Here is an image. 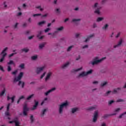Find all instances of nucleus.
I'll return each instance as SVG.
<instances>
[{"mask_svg":"<svg viewBox=\"0 0 126 126\" xmlns=\"http://www.w3.org/2000/svg\"><path fill=\"white\" fill-rule=\"evenodd\" d=\"M23 77V72H21L18 77H15L14 79V82H17V81H19V85L20 86L21 85L22 88H24V86L25 85V83L24 82H22L21 79Z\"/></svg>","mask_w":126,"mask_h":126,"instance_id":"f257e3e1","label":"nucleus"},{"mask_svg":"<svg viewBox=\"0 0 126 126\" xmlns=\"http://www.w3.org/2000/svg\"><path fill=\"white\" fill-rule=\"evenodd\" d=\"M67 106H68V103L67 102V101L63 102V103L61 104L59 107L60 114H62L63 113V108H65L66 107H67Z\"/></svg>","mask_w":126,"mask_h":126,"instance_id":"f03ea898","label":"nucleus"},{"mask_svg":"<svg viewBox=\"0 0 126 126\" xmlns=\"http://www.w3.org/2000/svg\"><path fill=\"white\" fill-rule=\"evenodd\" d=\"M6 51H7V47L5 48L1 53V55H2V56L0 59V63H2L4 61V58H5V56L7 55L6 53H5Z\"/></svg>","mask_w":126,"mask_h":126,"instance_id":"7ed1b4c3","label":"nucleus"},{"mask_svg":"<svg viewBox=\"0 0 126 126\" xmlns=\"http://www.w3.org/2000/svg\"><path fill=\"white\" fill-rule=\"evenodd\" d=\"M106 59V57H104L100 60H98V57H96L94 60V62L92 63V64L93 65H94V64H97V63H101L102 61H104Z\"/></svg>","mask_w":126,"mask_h":126,"instance_id":"20e7f679","label":"nucleus"},{"mask_svg":"<svg viewBox=\"0 0 126 126\" xmlns=\"http://www.w3.org/2000/svg\"><path fill=\"white\" fill-rule=\"evenodd\" d=\"M93 8H96L94 11L95 13H97V14H100V9H101V7L98 6V3H95L94 5L93 6Z\"/></svg>","mask_w":126,"mask_h":126,"instance_id":"39448f33","label":"nucleus"},{"mask_svg":"<svg viewBox=\"0 0 126 126\" xmlns=\"http://www.w3.org/2000/svg\"><path fill=\"white\" fill-rule=\"evenodd\" d=\"M92 73V70H90L87 72H82L80 74H79V77H83L84 76H86V75H88V74H91Z\"/></svg>","mask_w":126,"mask_h":126,"instance_id":"423d86ee","label":"nucleus"},{"mask_svg":"<svg viewBox=\"0 0 126 126\" xmlns=\"http://www.w3.org/2000/svg\"><path fill=\"white\" fill-rule=\"evenodd\" d=\"M38 105H39V102L34 100V105H33V107L32 108L31 110L32 111H34V110H36L37 109V107H38Z\"/></svg>","mask_w":126,"mask_h":126,"instance_id":"0eeeda50","label":"nucleus"},{"mask_svg":"<svg viewBox=\"0 0 126 126\" xmlns=\"http://www.w3.org/2000/svg\"><path fill=\"white\" fill-rule=\"evenodd\" d=\"M98 120V111H95L94 113V117L93 118V122L95 123Z\"/></svg>","mask_w":126,"mask_h":126,"instance_id":"6e6552de","label":"nucleus"},{"mask_svg":"<svg viewBox=\"0 0 126 126\" xmlns=\"http://www.w3.org/2000/svg\"><path fill=\"white\" fill-rule=\"evenodd\" d=\"M9 107H10V103H8L7 106V110L5 112V116H10V114H9Z\"/></svg>","mask_w":126,"mask_h":126,"instance_id":"1a4fd4ad","label":"nucleus"},{"mask_svg":"<svg viewBox=\"0 0 126 126\" xmlns=\"http://www.w3.org/2000/svg\"><path fill=\"white\" fill-rule=\"evenodd\" d=\"M45 68V66H42L41 67H38L36 70V72L37 74H39L41 71H42Z\"/></svg>","mask_w":126,"mask_h":126,"instance_id":"9d476101","label":"nucleus"},{"mask_svg":"<svg viewBox=\"0 0 126 126\" xmlns=\"http://www.w3.org/2000/svg\"><path fill=\"white\" fill-rule=\"evenodd\" d=\"M56 90L55 88H53L52 89L49 90L47 92L45 93V96H48L49 95V93H51V92H53V91H55Z\"/></svg>","mask_w":126,"mask_h":126,"instance_id":"9b49d317","label":"nucleus"},{"mask_svg":"<svg viewBox=\"0 0 126 126\" xmlns=\"http://www.w3.org/2000/svg\"><path fill=\"white\" fill-rule=\"evenodd\" d=\"M122 43H123V40L121 39L119 41L118 43L114 46V48H118V47H120L121 46V45H122Z\"/></svg>","mask_w":126,"mask_h":126,"instance_id":"f8f14e48","label":"nucleus"},{"mask_svg":"<svg viewBox=\"0 0 126 126\" xmlns=\"http://www.w3.org/2000/svg\"><path fill=\"white\" fill-rule=\"evenodd\" d=\"M42 34V31L38 32V34L37 35V38H39L40 40H42L44 38V36H41L40 37V35Z\"/></svg>","mask_w":126,"mask_h":126,"instance_id":"ddd939ff","label":"nucleus"},{"mask_svg":"<svg viewBox=\"0 0 126 126\" xmlns=\"http://www.w3.org/2000/svg\"><path fill=\"white\" fill-rule=\"evenodd\" d=\"M19 121H18V118L17 117L15 118V126H19Z\"/></svg>","mask_w":126,"mask_h":126,"instance_id":"4468645a","label":"nucleus"},{"mask_svg":"<svg viewBox=\"0 0 126 126\" xmlns=\"http://www.w3.org/2000/svg\"><path fill=\"white\" fill-rule=\"evenodd\" d=\"M92 37H94V34H92L88 36V37L86 39L85 42H88V41L90 40V38H92Z\"/></svg>","mask_w":126,"mask_h":126,"instance_id":"2eb2a0df","label":"nucleus"},{"mask_svg":"<svg viewBox=\"0 0 126 126\" xmlns=\"http://www.w3.org/2000/svg\"><path fill=\"white\" fill-rule=\"evenodd\" d=\"M117 115V113H114V114H113L112 115H109V114H105L103 116V119H107V118H108V117H110V116H115Z\"/></svg>","mask_w":126,"mask_h":126,"instance_id":"dca6fc26","label":"nucleus"},{"mask_svg":"<svg viewBox=\"0 0 126 126\" xmlns=\"http://www.w3.org/2000/svg\"><path fill=\"white\" fill-rule=\"evenodd\" d=\"M46 112H47V109H43L41 112V117H43L44 116H45V114L46 113Z\"/></svg>","mask_w":126,"mask_h":126,"instance_id":"f3484780","label":"nucleus"},{"mask_svg":"<svg viewBox=\"0 0 126 126\" xmlns=\"http://www.w3.org/2000/svg\"><path fill=\"white\" fill-rule=\"evenodd\" d=\"M23 111H25L26 112H28V111H29V109L27 108V104H26L24 105Z\"/></svg>","mask_w":126,"mask_h":126,"instance_id":"a211bd4d","label":"nucleus"},{"mask_svg":"<svg viewBox=\"0 0 126 126\" xmlns=\"http://www.w3.org/2000/svg\"><path fill=\"white\" fill-rule=\"evenodd\" d=\"M118 90H121V88H118L117 89H115L113 90V92H112V93L114 94H116V93H118Z\"/></svg>","mask_w":126,"mask_h":126,"instance_id":"6ab92c4d","label":"nucleus"},{"mask_svg":"<svg viewBox=\"0 0 126 126\" xmlns=\"http://www.w3.org/2000/svg\"><path fill=\"white\" fill-rule=\"evenodd\" d=\"M69 65V62H67L66 63H65L62 66V68H65V67H67V66H68Z\"/></svg>","mask_w":126,"mask_h":126,"instance_id":"aec40b11","label":"nucleus"},{"mask_svg":"<svg viewBox=\"0 0 126 126\" xmlns=\"http://www.w3.org/2000/svg\"><path fill=\"white\" fill-rule=\"evenodd\" d=\"M52 73L51 72H49L48 73L46 78H45V81H47V80H48V79H49V78H50V77H51Z\"/></svg>","mask_w":126,"mask_h":126,"instance_id":"412c9836","label":"nucleus"},{"mask_svg":"<svg viewBox=\"0 0 126 126\" xmlns=\"http://www.w3.org/2000/svg\"><path fill=\"white\" fill-rule=\"evenodd\" d=\"M31 59L32 61H35V60H37V59H38V56L37 55L32 56Z\"/></svg>","mask_w":126,"mask_h":126,"instance_id":"4be33fe9","label":"nucleus"},{"mask_svg":"<svg viewBox=\"0 0 126 126\" xmlns=\"http://www.w3.org/2000/svg\"><path fill=\"white\" fill-rule=\"evenodd\" d=\"M45 23H46V21H42L41 22H39L38 23V25H39V26H41V25H43V24H44Z\"/></svg>","mask_w":126,"mask_h":126,"instance_id":"5701e85b","label":"nucleus"},{"mask_svg":"<svg viewBox=\"0 0 126 126\" xmlns=\"http://www.w3.org/2000/svg\"><path fill=\"white\" fill-rule=\"evenodd\" d=\"M7 64H8L9 65H10V64H14V65H15V63H14V62H13V61L12 60H10L9 61V62H8L7 63Z\"/></svg>","mask_w":126,"mask_h":126,"instance_id":"b1692460","label":"nucleus"},{"mask_svg":"<svg viewBox=\"0 0 126 126\" xmlns=\"http://www.w3.org/2000/svg\"><path fill=\"white\" fill-rule=\"evenodd\" d=\"M45 45H46V44L45 43L40 44L39 45V49H43V48H44V47H45Z\"/></svg>","mask_w":126,"mask_h":126,"instance_id":"393cba45","label":"nucleus"},{"mask_svg":"<svg viewBox=\"0 0 126 126\" xmlns=\"http://www.w3.org/2000/svg\"><path fill=\"white\" fill-rule=\"evenodd\" d=\"M19 67L23 69L25 67V64L24 63H22L19 65Z\"/></svg>","mask_w":126,"mask_h":126,"instance_id":"a878e982","label":"nucleus"},{"mask_svg":"<svg viewBox=\"0 0 126 126\" xmlns=\"http://www.w3.org/2000/svg\"><path fill=\"white\" fill-rule=\"evenodd\" d=\"M4 93H5V89H4V90L0 93V96H3Z\"/></svg>","mask_w":126,"mask_h":126,"instance_id":"bb28decb","label":"nucleus"},{"mask_svg":"<svg viewBox=\"0 0 126 126\" xmlns=\"http://www.w3.org/2000/svg\"><path fill=\"white\" fill-rule=\"evenodd\" d=\"M107 84H108V82H104L103 83L101 84V87H103V86L107 85Z\"/></svg>","mask_w":126,"mask_h":126,"instance_id":"cd10ccee","label":"nucleus"},{"mask_svg":"<svg viewBox=\"0 0 126 126\" xmlns=\"http://www.w3.org/2000/svg\"><path fill=\"white\" fill-rule=\"evenodd\" d=\"M22 51L23 52H24L25 53H28V52L29 51V49L24 48V49H23L22 50Z\"/></svg>","mask_w":126,"mask_h":126,"instance_id":"c85d7f7f","label":"nucleus"},{"mask_svg":"<svg viewBox=\"0 0 126 126\" xmlns=\"http://www.w3.org/2000/svg\"><path fill=\"white\" fill-rule=\"evenodd\" d=\"M33 96H34V94H32L31 95H29L27 98V100H30V99H31V98H32V97H33Z\"/></svg>","mask_w":126,"mask_h":126,"instance_id":"c756f323","label":"nucleus"},{"mask_svg":"<svg viewBox=\"0 0 126 126\" xmlns=\"http://www.w3.org/2000/svg\"><path fill=\"white\" fill-rule=\"evenodd\" d=\"M7 71L9 72V71H11V66L10 65L7 66Z\"/></svg>","mask_w":126,"mask_h":126,"instance_id":"7c9ffc66","label":"nucleus"},{"mask_svg":"<svg viewBox=\"0 0 126 126\" xmlns=\"http://www.w3.org/2000/svg\"><path fill=\"white\" fill-rule=\"evenodd\" d=\"M63 30V27H61L60 28H58L57 29V31H62Z\"/></svg>","mask_w":126,"mask_h":126,"instance_id":"2f4dec72","label":"nucleus"},{"mask_svg":"<svg viewBox=\"0 0 126 126\" xmlns=\"http://www.w3.org/2000/svg\"><path fill=\"white\" fill-rule=\"evenodd\" d=\"M30 120L31 123H33V122H34V117L33 115L31 116Z\"/></svg>","mask_w":126,"mask_h":126,"instance_id":"473e14b6","label":"nucleus"},{"mask_svg":"<svg viewBox=\"0 0 126 126\" xmlns=\"http://www.w3.org/2000/svg\"><path fill=\"white\" fill-rule=\"evenodd\" d=\"M76 111H77V108H72V114H74V113H75V112H76Z\"/></svg>","mask_w":126,"mask_h":126,"instance_id":"72a5a7b5","label":"nucleus"},{"mask_svg":"<svg viewBox=\"0 0 126 126\" xmlns=\"http://www.w3.org/2000/svg\"><path fill=\"white\" fill-rule=\"evenodd\" d=\"M109 25H108V24H106L103 27H102V29H103V30H105L106 29H107V28H108Z\"/></svg>","mask_w":126,"mask_h":126,"instance_id":"f704fd0d","label":"nucleus"},{"mask_svg":"<svg viewBox=\"0 0 126 126\" xmlns=\"http://www.w3.org/2000/svg\"><path fill=\"white\" fill-rule=\"evenodd\" d=\"M125 115H126V112H124V113L122 114L121 115L119 116V119H122L123 118V116H125Z\"/></svg>","mask_w":126,"mask_h":126,"instance_id":"c9c22d12","label":"nucleus"},{"mask_svg":"<svg viewBox=\"0 0 126 126\" xmlns=\"http://www.w3.org/2000/svg\"><path fill=\"white\" fill-rule=\"evenodd\" d=\"M14 99H15V95H13L11 97V99L12 100L11 103H13V102H14Z\"/></svg>","mask_w":126,"mask_h":126,"instance_id":"e433bc0d","label":"nucleus"},{"mask_svg":"<svg viewBox=\"0 0 126 126\" xmlns=\"http://www.w3.org/2000/svg\"><path fill=\"white\" fill-rule=\"evenodd\" d=\"M102 19H103V18L98 17V18L97 19L96 21H97V22H99V21H102Z\"/></svg>","mask_w":126,"mask_h":126,"instance_id":"4c0bfd02","label":"nucleus"},{"mask_svg":"<svg viewBox=\"0 0 126 126\" xmlns=\"http://www.w3.org/2000/svg\"><path fill=\"white\" fill-rule=\"evenodd\" d=\"M115 101L114 100H109L108 101V105H112V104H113V103H114Z\"/></svg>","mask_w":126,"mask_h":126,"instance_id":"58836bf2","label":"nucleus"},{"mask_svg":"<svg viewBox=\"0 0 126 126\" xmlns=\"http://www.w3.org/2000/svg\"><path fill=\"white\" fill-rule=\"evenodd\" d=\"M36 8H37L38 9H40V11H43V9L41 8V6H38L36 7Z\"/></svg>","mask_w":126,"mask_h":126,"instance_id":"ea45409f","label":"nucleus"},{"mask_svg":"<svg viewBox=\"0 0 126 126\" xmlns=\"http://www.w3.org/2000/svg\"><path fill=\"white\" fill-rule=\"evenodd\" d=\"M47 100H48V98L46 97L44 98V100L41 103V106L44 104V103H45V101H47Z\"/></svg>","mask_w":126,"mask_h":126,"instance_id":"a19ab883","label":"nucleus"},{"mask_svg":"<svg viewBox=\"0 0 126 126\" xmlns=\"http://www.w3.org/2000/svg\"><path fill=\"white\" fill-rule=\"evenodd\" d=\"M72 21H73V22H77V21H80V19H73L72 20Z\"/></svg>","mask_w":126,"mask_h":126,"instance_id":"79ce46f5","label":"nucleus"},{"mask_svg":"<svg viewBox=\"0 0 126 126\" xmlns=\"http://www.w3.org/2000/svg\"><path fill=\"white\" fill-rule=\"evenodd\" d=\"M73 47V46H69L68 49H67V52H69L70 51V50H71V49H72V47Z\"/></svg>","mask_w":126,"mask_h":126,"instance_id":"37998d69","label":"nucleus"},{"mask_svg":"<svg viewBox=\"0 0 126 126\" xmlns=\"http://www.w3.org/2000/svg\"><path fill=\"white\" fill-rule=\"evenodd\" d=\"M16 53H12L11 54H10L9 55V58H11V57H13V56H14V55H16Z\"/></svg>","mask_w":126,"mask_h":126,"instance_id":"c03bdc74","label":"nucleus"},{"mask_svg":"<svg viewBox=\"0 0 126 126\" xmlns=\"http://www.w3.org/2000/svg\"><path fill=\"white\" fill-rule=\"evenodd\" d=\"M124 101L125 100H124V99H118L116 102L117 103H119L120 102H124Z\"/></svg>","mask_w":126,"mask_h":126,"instance_id":"a18cd8bd","label":"nucleus"},{"mask_svg":"<svg viewBox=\"0 0 126 126\" xmlns=\"http://www.w3.org/2000/svg\"><path fill=\"white\" fill-rule=\"evenodd\" d=\"M50 30H51V29L50 28H48L45 30L44 32H45V33H47V32H49V31H50Z\"/></svg>","mask_w":126,"mask_h":126,"instance_id":"49530a36","label":"nucleus"},{"mask_svg":"<svg viewBox=\"0 0 126 126\" xmlns=\"http://www.w3.org/2000/svg\"><path fill=\"white\" fill-rule=\"evenodd\" d=\"M41 15V14H34L33 15V17H36V16H40Z\"/></svg>","mask_w":126,"mask_h":126,"instance_id":"de8ad7c7","label":"nucleus"},{"mask_svg":"<svg viewBox=\"0 0 126 126\" xmlns=\"http://www.w3.org/2000/svg\"><path fill=\"white\" fill-rule=\"evenodd\" d=\"M0 70H1V71H3V72H4V69H3V67L0 65Z\"/></svg>","mask_w":126,"mask_h":126,"instance_id":"09e8293b","label":"nucleus"},{"mask_svg":"<svg viewBox=\"0 0 126 126\" xmlns=\"http://www.w3.org/2000/svg\"><path fill=\"white\" fill-rule=\"evenodd\" d=\"M16 73H17V70L12 72V74H13V75H16Z\"/></svg>","mask_w":126,"mask_h":126,"instance_id":"8fccbe9b","label":"nucleus"},{"mask_svg":"<svg viewBox=\"0 0 126 126\" xmlns=\"http://www.w3.org/2000/svg\"><path fill=\"white\" fill-rule=\"evenodd\" d=\"M94 109H95V107H91L89 108L88 109V110L90 111L91 110H94Z\"/></svg>","mask_w":126,"mask_h":126,"instance_id":"3c124183","label":"nucleus"},{"mask_svg":"<svg viewBox=\"0 0 126 126\" xmlns=\"http://www.w3.org/2000/svg\"><path fill=\"white\" fill-rule=\"evenodd\" d=\"M120 110H121V108H118L116 109L114 111V112H120Z\"/></svg>","mask_w":126,"mask_h":126,"instance_id":"603ef678","label":"nucleus"},{"mask_svg":"<svg viewBox=\"0 0 126 126\" xmlns=\"http://www.w3.org/2000/svg\"><path fill=\"white\" fill-rule=\"evenodd\" d=\"M45 74H46V72H44L43 74L41 76L40 78L41 79L43 78V77L45 76Z\"/></svg>","mask_w":126,"mask_h":126,"instance_id":"864d4df0","label":"nucleus"},{"mask_svg":"<svg viewBox=\"0 0 126 126\" xmlns=\"http://www.w3.org/2000/svg\"><path fill=\"white\" fill-rule=\"evenodd\" d=\"M15 118H14L13 121H9V124H13V123H15Z\"/></svg>","mask_w":126,"mask_h":126,"instance_id":"5fc2aeb1","label":"nucleus"},{"mask_svg":"<svg viewBox=\"0 0 126 126\" xmlns=\"http://www.w3.org/2000/svg\"><path fill=\"white\" fill-rule=\"evenodd\" d=\"M24 116H27V111H23Z\"/></svg>","mask_w":126,"mask_h":126,"instance_id":"6e6d98bb","label":"nucleus"},{"mask_svg":"<svg viewBox=\"0 0 126 126\" xmlns=\"http://www.w3.org/2000/svg\"><path fill=\"white\" fill-rule=\"evenodd\" d=\"M23 27H26L27 26V24L26 23H25L22 25Z\"/></svg>","mask_w":126,"mask_h":126,"instance_id":"4d7b16f0","label":"nucleus"},{"mask_svg":"<svg viewBox=\"0 0 126 126\" xmlns=\"http://www.w3.org/2000/svg\"><path fill=\"white\" fill-rule=\"evenodd\" d=\"M22 99H24V96L22 95L20 96V97L19 98V100H22Z\"/></svg>","mask_w":126,"mask_h":126,"instance_id":"13d9d810","label":"nucleus"},{"mask_svg":"<svg viewBox=\"0 0 126 126\" xmlns=\"http://www.w3.org/2000/svg\"><path fill=\"white\" fill-rule=\"evenodd\" d=\"M3 4L4 5V7H7V5H6V1L4 2Z\"/></svg>","mask_w":126,"mask_h":126,"instance_id":"bf43d9fd","label":"nucleus"},{"mask_svg":"<svg viewBox=\"0 0 126 126\" xmlns=\"http://www.w3.org/2000/svg\"><path fill=\"white\" fill-rule=\"evenodd\" d=\"M120 35H121V33L120 32H119L117 35H116V38H118V37L120 36Z\"/></svg>","mask_w":126,"mask_h":126,"instance_id":"052dcab7","label":"nucleus"},{"mask_svg":"<svg viewBox=\"0 0 126 126\" xmlns=\"http://www.w3.org/2000/svg\"><path fill=\"white\" fill-rule=\"evenodd\" d=\"M85 48H88V45H86L83 47V49H85Z\"/></svg>","mask_w":126,"mask_h":126,"instance_id":"680f3d73","label":"nucleus"},{"mask_svg":"<svg viewBox=\"0 0 126 126\" xmlns=\"http://www.w3.org/2000/svg\"><path fill=\"white\" fill-rule=\"evenodd\" d=\"M79 33H76V34H75V36H76V38H78V37H79Z\"/></svg>","mask_w":126,"mask_h":126,"instance_id":"e2e57ef3","label":"nucleus"},{"mask_svg":"<svg viewBox=\"0 0 126 126\" xmlns=\"http://www.w3.org/2000/svg\"><path fill=\"white\" fill-rule=\"evenodd\" d=\"M56 11L58 13H60V9H56Z\"/></svg>","mask_w":126,"mask_h":126,"instance_id":"0e129e2a","label":"nucleus"},{"mask_svg":"<svg viewBox=\"0 0 126 126\" xmlns=\"http://www.w3.org/2000/svg\"><path fill=\"white\" fill-rule=\"evenodd\" d=\"M106 1H107V0H102V4L105 3Z\"/></svg>","mask_w":126,"mask_h":126,"instance_id":"69168bd1","label":"nucleus"},{"mask_svg":"<svg viewBox=\"0 0 126 126\" xmlns=\"http://www.w3.org/2000/svg\"><path fill=\"white\" fill-rule=\"evenodd\" d=\"M18 25V23H16V24L14 26V28H17V26Z\"/></svg>","mask_w":126,"mask_h":126,"instance_id":"338daca9","label":"nucleus"},{"mask_svg":"<svg viewBox=\"0 0 126 126\" xmlns=\"http://www.w3.org/2000/svg\"><path fill=\"white\" fill-rule=\"evenodd\" d=\"M22 13L21 12H19L17 14L18 16H20V15H22Z\"/></svg>","mask_w":126,"mask_h":126,"instance_id":"774afa93","label":"nucleus"}]
</instances>
